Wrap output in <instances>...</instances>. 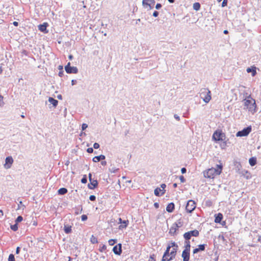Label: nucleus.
<instances>
[{
    "label": "nucleus",
    "mask_w": 261,
    "mask_h": 261,
    "mask_svg": "<svg viewBox=\"0 0 261 261\" xmlns=\"http://www.w3.org/2000/svg\"><path fill=\"white\" fill-rule=\"evenodd\" d=\"M107 246L105 245H103L101 247L99 248V251L100 252H103L106 250Z\"/></svg>",
    "instance_id": "39"
},
{
    "label": "nucleus",
    "mask_w": 261,
    "mask_h": 261,
    "mask_svg": "<svg viewBox=\"0 0 261 261\" xmlns=\"http://www.w3.org/2000/svg\"><path fill=\"white\" fill-rule=\"evenodd\" d=\"M49 102L52 104L54 107H56L58 103V101L57 100L52 98L49 97L48 99Z\"/></svg>",
    "instance_id": "22"
},
{
    "label": "nucleus",
    "mask_w": 261,
    "mask_h": 261,
    "mask_svg": "<svg viewBox=\"0 0 261 261\" xmlns=\"http://www.w3.org/2000/svg\"><path fill=\"white\" fill-rule=\"evenodd\" d=\"M11 228L12 230H13V231H16L18 229V226H17V224H15L14 225H11Z\"/></svg>",
    "instance_id": "37"
},
{
    "label": "nucleus",
    "mask_w": 261,
    "mask_h": 261,
    "mask_svg": "<svg viewBox=\"0 0 261 261\" xmlns=\"http://www.w3.org/2000/svg\"><path fill=\"white\" fill-rule=\"evenodd\" d=\"M154 206L155 208H158L159 207V204L158 203H154Z\"/></svg>",
    "instance_id": "58"
},
{
    "label": "nucleus",
    "mask_w": 261,
    "mask_h": 261,
    "mask_svg": "<svg viewBox=\"0 0 261 261\" xmlns=\"http://www.w3.org/2000/svg\"><path fill=\"white\" fill-rule=\"evenodd\" d=\"M3 212L2 210H0V217H2L3 216Z\"/></svg>",
    "instance_id": "59"
},
{
    "label": "nucleus",
    "mask_w": 261,
    "mask_h": 261,
    "mask_svg": "<svg viewBox=\"0 0 261 261\" xmlns=\"http://www.w3.org/2000/svg\"><path fill=\"white\" fill-rule=\"evenodd\" d=\"M165 187H166V185L165 184H162L161 185V188H162L161 189L163 191L162 193H161V195H163V194H164L165 193L164 189L165 188Z\"/></svg>",
    "instance_id": "40"
},
{
    "label": "nucleus",
    "mask_w": 261,
    "mask_h": 261,
    "mask_svg": "<svg viewBox=\"0 0 261 261\" xmlns=\"http://www.w3.org/2000/svg\"><path fill=\"white\" fill-rule=\"evenodd\" d=\"M87 127H88V125L87 124L83 123L82 124V130H85Z\"/></svg>",
    "instance_id": "51"
},
{
    "label": "nucleus",
    "mask_w": 261,
    "mask_h": 261,
    "mask_svg": "<svg viewBox=\"0 0 261 261\" xmlns=\"http://www.w3.org/2000/svg\"><path fill=\"white\" fill-rule=\"evenodd\" d=\"M149 261H155V260L154 259L153 257L150 256V258L149 259Z\"/></svg>",
    "instance_id": "60"
},
{
    "label": "nucleus",
    "mask_w": 261,
    "mask_h": 261,
    "mask_svg": "<svg viewBox=\"0 0 261 261\" xmlns=\"http://www.w3.org/2000/svg\"><path fill=\"white\" fill-rule=\"evenodd\" d=\"M168 2L170 3H173L174 2L175 0H168Z\"/></svg>",
    "instance_id": "64"
},
{
    "label": "nucleus",
    "mask_w": 261,
    "mask_h": 261,
    "mask_svg": "<svg viewBox=\"0 0 261 261\" xmlns=\"http://www.w3.org/2000/svg\"><path fill=\"white\" fill-rule=\"evenodd\" d=\"M13 24L15 25V26H17L18 25V22H16V21H14Z\"/></svg>",
    "instance_id": "62"
},
{
    "label": "nucleus",
    "mask_w": 261,
    "mask_h": 261,
    "mask_svg": "<svg viewBox=\"0 0 261 261\" xmlns=\"http://www.w3.org/2000/svg\"><path fill=\"white\" fill-rule=\"evenodd\" d=\"M196 208V203L192 200L188 201L186 209L188 213L192 212Z\"/></svg>",
    "instance_id": "5"
},
{
    "label": "nucleus",
    "mask_w": 261,
    "mask_h": 261,
    "mask_svg": "<svg viewBox=\"0 0 261 261\" xmlns=\"http://www.w3.org/2000/svg\"><path fill=\"white\" fill-rule=\"evenodd\" d=\"M90 241L92 244H96L98 242L97 238L93 235L91 236L90 238Z\"/></svg>",
    "instance_id": "32"
},
{
    "label": "nucleus",
    "mask_w": 261,
    "mask_h": 261,
    "mask_svg": "<svg viewBox=\"0 0 261 261\" xmlns=\"http://www.w3.org/2000/svg\"><path fill=\"white\" fill-rule=\"evenodd\" d=\"M170 246H168L166 250L163 255L162 261H170L171 260V257L170 258H167V255H168V253L170 252Z\"/></svg>",
    "instance_id": "13"
},
{
    "label": "nucleus",
    "mask_w": 261,
    "mask_h": 261,
    "mask_svg": "<svg viewBox=\"0 0 261 261\" xmlns=\"http://www.w3.org/2000/svg\"><path fill=\"white\" fill-rule=\"evenodd\" d=\"M162 7V5L160 3L156 4L155 6V8L158 10L160 9Z\"/></svg>",
    "instance_id": "49"
},
{
    "label": "nucleus",
    "mask_w": 261,
    "mask_h": 261,
    "mask_svg": "<svg viewBox=\"0 0 261 261\" xmlns=\"http://www.w3.org/2000/svg\"><path fill=\"white\" fill-rule=\"evenodd\" d=\"M155 4L154 0H143L142 5L143 7L148 9H151L153 8Z\"/></svg>",
    "instance_id": "6"
},
{
    "label": "nucleus",
    "mask_w": 261,
    "mask_h": 261,
    "mask_svg": "<svg viewBox=\"0 0 261 261\" xmlns=\"http://www.w3.org/2000/svg\"><path fill=\"white\" fill-rule=\"evenodd\" d=\"M209 20L204 18L203 20H199L197 19L196 21H192V23L197 22L198 23V25L199 27H206L208 24V22Z\"/></svg>",
    "instance_id": "12"
},
{
    "label": "nucleus",
    "mask_w": 261,
    "mask_h": 261,
    "mask_svg": "<svg viewBox=\"0 0 261 261\" xmlns=\"http://www.w3.org/2000/svg\"><path fill=\"white\" fill-rule=\"evenodd\" d=\"M87 181V176L86 175H85L81 179V182L83 183V184H86Z\"/></svg>",
    "instance_id": "38"
},
{
    "label": "nucleus",
    "mask_w": 261,
    "mask_h": 261,
    "mask_svg": "<svg viewBox=\"0 0 261 261\" xmlns=\"http://www.w3.org/2000/svg\"><path fill=\"white\" fill-rule=\"evenodd\" d=\"M64 230L66 233H69L71 232V226L70 225H64Z\"/></svg>",
    "instance_id": "23"
},
{
    "label": "nucleus",
    "mask_w": 261,
    "mask_h": 261,
    "mask_svg": "<svg viewBox=\"0 0 261 261\" xmlns=\"http://www.w3.org/2000/svg\"><path fill=\"white\" fill-rule=\"evenodd\" d=\"M193 9L196 10V11H198L200 9V4L199 3H194L193 4Z\"/></svg>",
    "instance_id": "28"
},
{
    "label": "nucleus",
    "mask_w": 261,
    "mask_h": 261,
    "mask_svg": "<svg viewBox=\"0 0 261 261\" xmlns=\"http://www.w3.org/2000/svg\"><path fill=\"white\" fill-rule=\"evenodd\" d=\"M120 179H119L118 180V186L117 185H115V189H120L121 188V186H120Z\"/></svg>",
    "instance_id": "41"
},
{
    "label": "nucleus",
    "mask_w": 261,
    "mask_h": 261,
    "mask_svg": "<svg viewBox=\"0 0 261 261\" xmlns=\"http://www.w3.org/2000/svg\"><path fill=\"white\" fill-rule=\"evenodd\" d=\"M89 178L90 182L88 185V188L90 189H94L97 186V181L96 180L92 179V174L91 173L89 174Z\"/></svg>",
    "instance_id": "9"
},
{
    "label": "nucleus",
    "mask_w": 261,
    "mask_h": 261,
    "mask_svg": "<svg viewBox=\"0 0 261 261\" xmlns=\"http://www.w3.org/2000/svg\"><path fill=\"white\" fill-rule=\"evenodd\" d=\"M182 257L183 261H189L190 256V252L184 250L182 253Z\"/></svg>",
    "instance_id": "15"
},
{
    "label": "nucleus",
    "mask_w": 261,
    "mask_h": 261,
    "mask_svg": "<svg viewBox=\"0 0 261 261\" xmlns=\"http://www.w3.org/2000/svg\"><path fill=\"white\" fill-rule=\"evenodd\" d=\"M4 104L3 102V96L0 95V105H2Z\"/></svg>",
    "instance_id": "53"
},
{
    "label": "nucleus",
    "mask_w": 261,
    "mask_h": 261,
    "mask_svg": "<svg viewBox=\"0 0 261 261\" xmlns=\"http://www.w3.org/2000/svg\"><path fill=\"white\" fill-rule=\"evenodd\" d=\"M140 21H141L140 19H138L137 20H133L132 23L134 25V24H135V23L138 24V22H139Z\"/></svg>",
    "instance_id": "42"
},
{
    "label": "nucleus",
    "mask_w": 261,
    "mask_h": 261,
    "mask_svg": "<svg viewBox=\"0 0 261 261\" xmlns=\"http://www.w3.org/2000/svg\"><path fill=\"white\" fill-rule=\"evenodd\" d=\"M68 58L70 60H72L73 59V56L72 55H70L69 56H68Z\"/></svg>",
    "instance_id": "63"
},
{
    "label": "nucleus",
    "mask_w": 261,
    "mask_h": 261,
    "mask_svg": "<svg viewBox=\"0 0 261 261\" xmlns=\"http://www.w3.org/2000/svg\"><path fill=\"white\" fill-rule=\"evenodd\" d=\"M172 250L170 251V256L171 258V260L173 259V258L175 257L176 253V251L178 248H171Z\"/></svg>",
    "instance_id": "21"
},
{
    "label": "nucleus",
    "mask_w": 261,
    "mask_h": 261,
    "mask_svg": "<svg viewBox=\"0 0 261 261\" xmlns=\"http://www.w3.org/2000/svg\"><path fill=\"white\" fill-rule=\"evenodd\" d=\"M174 209V204L172 202L168 204L166 207V211L169 213H171Z\"/></svg>",
    "instance_id": "18"
},
{
    "label": "nucleus",
    "mask_w": 261,
    "mask_h": 261,
    "mask_svg": "<svg viewBox=\"0 0 261 261\" xmlns=\"http://www.w3.org/2000/svg\"><path fill=\"white\" fill-rule=\"evenodd\" d=\"M184 237L186 240V241H188L191 239V236L190 232L188 231L184 233Z\"/></svg>",
    "instance_id": "30"
},
{
    "label": "nucleus",
    "mask_w": 261,
    "mask_h": 261,
    "mask_svg": "<svg viewBox=\"0 0 261 261\" xmlns=\"http://www.w3.org/2000/svg\"><path fill=\"white\" fill-rule=\"evenodd\" d=\"M243 101L244 109L248 110V111L250 112L252 114H254L256 111L255 101L250 95L247 96Z\"/></svg>",
    "instance_id": "1"
},
{
    "label": "nucleus",
    "mask_w": 261,
    "mask_h": 261,
    "mask_svg": "<svg viewBox=\"0 0 261 261\" xmlns=\"http://www.w3.org/2000/svg\"><path fill=\"white\" fill-rule=\"evenodd\" d=\"M13 163V159L12 156H9L6 158L5 164L4 165L5 168L6 169H9L11 168Z\"/></svg>",
    "instance_id": "11"
},
{
    "label": "nucleus",
    "mask_w": 261,
    "mask_h": 261,
    "mask_svg": "<svg viewBox=\"0 0 261 261\" xmlns=\"http://www.w3.org/2000/svg\"><path fill=\"white\" fill-rule=\"evenodd\" d=\"M65 70L68 73H76L78 72V69L76 67L70 66V63L69 62L65 67Z\"/></svg>",
    "instance_id": "7"
},
{
    "label": "nucleus",
    "mask_w": 261,
    "mask_h": 261,
    "mask_svg": "<svg viewBox=\"0 0 261 261\" xmlns=\"http://www.w3.org/2000/svg\"><path fill=\"white\" fill-rule=\"evenodd\" d=\"M227 1L228 0H223L222 3V7H224L226 6L227 4Z\"/></svg>",
    "instance_id": "44"
},
{
    "label": "nucleus",
    "mask_w": 261,
    "mask_h": 261,
    "mask_svg": "<svg viewBox=\"0 0 261 261\" xmlns=\"http://www.w3.org/2000/svg\"><path fill=\"white\" fill-rule=\"evenodd\" d=\"M174 117L175 118V119H176V120H178V121L180 120V117H179V116H178V115H176V114H175V115H174Z\"/></svg>",
    "instance_id": "56"
},
{
    "label": "nucleus",
    "mask_w": 261,
    "mask_h": 261,
    "mask_svg": "<svg viewBox=\"0 0 261 261\" xmlns=\"http://www.w3.org/2000/svg\"><path fill=\"white\" fill-rule=\"evenodd\" d=\"M118 224H120L118 226V229L120 230H122L124 228H125L128 224V221L126 220H122L121 218H118Z\"/></svg>",
    "instance_id": "10"
},
{
    "label": "nucleus",
    "mask_w": 261,
    "mask_h": 261,
    "mask_svg": "<svg viewBox=\"0 0 261 261\" xmlns=\"http://www.w3.org/2000/svg\"><path fill=\"white\" fill-rule=\"evenodd\" d=\"M218 169L212 168L207 171L203 172V175L206 178H213L216 175H219L221 173L222 166L217 165Z\"/></svg>",
    "instance_id": "2"
},
{
    "label": "nucleus",
    "mask_w": 261,
    "mask_h": 261,
    "mask_svg": "<svg viewBox=\"0 0 261 261\" xmlns=\"http://www.w3.org/2000/svg\"><path fill=\"white\" fill-rule=\"evenodd\" d=\"M225 135L221 130H216L213 135V139L215 141H223Z\"/></svg>",
    "instance_id": "4"
},
{
    "label": "nucleus",
    "mask_w": 261,
    "mask_h": 261,
    "mask_svg": "<svg viewBox=\"0 0 261 261\" xmlns=\"http://www.w3.org/2000/svg\"><path fill=\"white\" fill-rule=\"evenodd\" d=\"M87 151L88 153H92L93 151V149L92 148H91V147L88 148L87 149Z\"/></svg>",
    "instance_id": "52"
},
{
    "label": "nucleus",
    "mask_w": 261,
    "mask_h": 261,
    "mask_svg": "<svg viewBox=\"0 0 261 261\" xmlns=\"http://www.w3.org/2000/svg\"><path fill=\"white\" fill-rule=\"evenodd\" d=\"M48 25V24L47 22H44L43 24L38 25V29L41 32L47 33L48 31L46 30V28Z\"/></svg>",
    "instance_id": "14"
},
{
    "label": "nucleus",
    "mask_w": 261,
    "mask_h": 261,
    "mask_svg": "<svg viewBox=\"0 0 261 261\" xmlns=\"http://www.w3.org/2000/svg\"><path fill=\"white\" fill-rule=\"evenodd\" d=\"M249 163L251 166H254L256 164V159L255 158H251L249 160Z\"/></svg>",
    "instance_id": "25"
},
{
    "label": "nucleus",
    "mask_w": 261,
    "mask_h": 261,
    "mask_svg": "<svg viewBox=\"0 0 261 261\" xmlns=\"http://www.w3.org/2000/svg\"><path fill=\"white\" fill-rule=\"evenodd\" d=\"M109 244L110 245L112 246L114 245V239H111L109 241Z\"/></svg>",
    "instance_id": "45"
},
{
    "label": "nucleus",
    "mask_w": 261,
    "mask_h": 261,
    "mask_svg": "<svg viewBox=\"0 0 261 261\" xmlns=\"http://www.w3.org/2000/svg\"><path fill=\"white\" fill-rule=\"evenodd\" d=\"M191 236H194V237H197L198 236L199 233V231L197 230H192V231H189Z\"/></svg>",
    "instance_id": "27"
},
{
    "label": "nucleus",
    "mask_w": 261,
    "mask_h": 261,
    "mask_svg": "<svg viewBox=\"0 0 261 261\" xmlns=\"http://www.w3.org/2000/svg\"><path fill=\"white\" fill-rule=\"evenodd\" d=\"M187 169L185 168H182L181 169V172L182 174H184L186 172Z\"/></svg>",
    "instance_id": "55"
},
{
    "label": "nucleus",
    "mask_w": 261,
    "mask_h": 261,
    "mask_svg": "<svg viewBox=\"0 0 261 261\" xmlns=\"http://www.w3.org/2000/svg\"><path fill=\"white\" fill-rule=\"evenodd\" d=\"M96 199V197L94 195H91L89 197V199L91 201H94Z\"/></svg>",
    "instance_id": "50"
},
{
    "label": "nucleus",
    "mask_w": 261,
    "mask_h": 261,
    "mask_svg": "<svg viewBox=\"0 0 261 261\" xmlns=\"http://www.w3.org/2000/svg\"><path fill=\"white\" fill-rule=\"evenodd\" d=\"M159 15V12L156 11H154L153 13L152 16H158Z\"/></svg>",
    "instance_id": "54"
},
{
    "label": "nucleus",
    "mask_w": 261,
    "mask_h": 261,
    "mask_svg": "<svg viewBox=\"0 0 261 261\" xmlns=\"http://www.w3.org/2000/svg\"><path fill=\"white\" fill-rule=\"evenodd\" d=\"M251 130V127H247V128L243 129L242 130L239 131L237 133L236 136L237 137L247 136L250 133Z\"/></svg>",
    "instance_id": "8"
},
{
    "label": "nucleus",
    "mask_w": 261,
    "mask_h": 261,
    "mask_svg": "<svg viewBox=\"0 0 261 261\" xmlns=\"http://www.w3.org/2000/svg\"><path fill=\"white\" fill-rule=\"evenodd\" d=\"M22 220H23L22 217L21 216H19L16 218V219L15 220V222L16 224H17L18 223L21 222L22 221Z\"/></svg>",
    "instance_id": "36"
},
{
    "label": "nucleus",
    "mask_w": 261,
    "mask_h": 261,
    "mask_svg": "<svg viewBox=\"0 0 261 261\" xmlns=\"http://www.w3.org/2000/svg\"><path fill=\"white\" fill-rule=\"evenodd\" d=\"M20 251V248L19 247H17L16 250V253L18 254L19 253Z\"/></svg>",
    "instance_id": "57"
},
{
    "label": "nucleus",
    "mask_w": 261,
    "mask_h": 261,
    "mask_svg": "<svg viewBox=\"0 0 261 261\" xmlns=\"http://www.w3.org/2000/svg\"><path fill=\"white\" fill-rule=\"evenodd\" d=\"M93 147L95 148V149H98L99 147V145L98 143H95L94 144H93Z\"/></svg>",
    "instance_id": "48"
},
{
    "label": "nucleus",
    "mask_w": 261,
    "mask_h": 261,
    "mask_svg": "<svg viewBox=\"0 0 261 261\" xmlns=\"http://www.w3.org/2000/svg\"><path fill=\"white\" fill-rule=\"evenodd\" d=\"M205 244L199 245L198 248H195L193 250V253L194 254L197 253L200 251H204L205 250Z\"/></svg>",
    "instance_id": "16"
},
{
    "label": "nucleus",
    "mask_w": 261,
    "mask_h": 261,
    "mask_svg": "<svg viewBox=\"0 0 261 261\" xmlns=\"http://www.w3.org/2000/svg\"><path fill=\"white\" fill-rule=\"evenodd\" d=\"M177 229L178 228L173 224L170 229L169 232L172 234H174Z\"/></svg>",
    "instance_id": "29"
},
{
    "label": "nucleus",
    "mask_w": 261,
    "mask_h": 261,
    "mask_svg": "<svg viewBox=\"0 0 261 261\" xmlns=\"http://www.w3.org/2000/svg\"><path fill=\"white\" fill-rule=\"evenodd\" d=\"M58 192L60 195H64L67 192V190L65 188H62L58 190Z\"/></svg>",
    "instance_id": "26"
},
{
    "label": "nucleus",
    "mask_w": 261,
    "mask_h": 261,
    "mask_svg": "<svg viewBox=\"0 0 261 261\" xmlns=\"http://www.w3.org/2000/svg\"><path fill=\"white\" fill-rule=\"evenodd\" d=\"M186 245L185 246V249L184 250L190 252V243L189 241H186Z\"/></svg>",
    "instance_id": "33"
},
{
    "label": "nucleus",
    "mask_w": 261,
    "mask_h": 261,
    "mask_svg": "<svg viewBox=\"0 0 261 261\" xmlns=\"http://www.w3.org/2000/svg\"><path fill=\"white\" fill-rule=\"evenodd\" d=\"M33 225L34 226H37V222L36 221H34Z\"/></svg>",
    "instance_id": "61"
},
{
    "label": "nucleus",
    "mask_w": 261,
    "mask_h": 261,
    "mask_svg": "<svg viewBox=\"0 0 261 261\" xmlns=\"http://www.w3.org/2000/svg\"><path fill=\"white\" fill-rule=\"evenodd\" d=\"M8 261H15L14 255L13 254H10L8 257Z\"/></svg>",
    "instance_id": "34"
},
{
    "label": "nucleus",
    "mask_w": 261,
    "mask_h": 261,
    "mask_svg": "<svg viewBox=\"0 0 261 261\" xmlns=\"http://www.w3.org/2000/svg\"><path fill=\"white\" fill-rule=\"evenodd\" d=\"M169 246H170V248H178L177 245L175 242H171L169 245Z\"/></svg>",
    "instance_id": "35"
},
{
    "label": "nucleus",
    "mask_w": 261,
    "mask_h": 261,
    "mask_svg": "<svg viewBox=\"0 0 261 261\" xmlns=\"http://www.w3.org/2000/svg\"><path fill=\"white\" fill-rule=\"evenodd\" d=\"M174 225L175 226V227H176L177 228H178V227H181V225H182V224H181V222H177V223H176L174 224Z\"/></svg>",
    "instance_id": "43"
},
{
    "label": "nucleus",
    "mask_w": 261,
    "mask_h": 261,
    "mask_svg": "<svg viewBox=\"0 0 261 261\" xmlns=\"http://www.w3.org/2000/svg\"><path fill=\"white\" fill-rule=\"evenodd\" d=\"M82 220V221H85L87 219V216L86 215H83L81 216Z\"/></svg>",
    "instance_id": "47"
},
{
    "label": "nucleus",
    "mask_w": 261,
    "mask_h": 261,
    "mask_svg": "<svg viewBox=\"0 0 261 261\" xmlns=\"http://www.w3.org/2000/svg\"><path fill=\"white\" fill-rule=\"evenodd\" d=\"M105 159V156L103 155H100L99 156H96L93 158V161L94 162H98L101 160H104Z\"/></svg>",
    "instance_id": "19"
},
{
    "label": "nucleus",
    "mask_w": 261,
    "mask_h": 261,
    "mask_svg": "<svg viewBox=\"0 0 261 261\" xmlns=\"http://www.w3.org/2000/svg\"><path fill=\"white\" fill-rule=\"evenodd\" d=\"M223 218V215L221 213L218 214L215 216V222L216 223H220Z\"/></svg>",
    "instance_id": "20"
},
{
    "label": "nucleus",
    "mask_w": 261,
    "mask_h": 261,
    "mask_svg": "<svg viewBox=\"0 0 261 261\" xmlns=\"http://www.w3.org/2000/svg\"><path fill=\"white\" fill-rule=\"evenodd\" d=\"M179 179H180L181 182H185L186 181L185 178L182 175L179 176Z\"/></svg>",
    "instance_id": "46"
},
{
    "label": "nucleus",
    "mask_w": 261,
    "mask_h": 261,
    "mask_svg": "<svg viewBox=\"0 0 261 261\" xmlns=\"http://www.w3.org/2000/svg\"><path fill=\"white\" fill-rule=\"evenodd\" d=\"M200 96L205 102L208 103L211 99V91L205 88L202 89L200 93Z\"/></svg>",
    "instance_id": "3"
},
{
    "label": "nucleus",
    "mask_w": 261,
    "mask_h": 261,
    "mask_svg": "<svg viewBox=\"0 0 261 261\" xmlns=\"http://www.w3.org/2000/svg\"><path fill=\"white\" fill-rule=\"evenodd\" d=\"M247 71L248 73L251 72L252 73V75L253 76H254L256 74V73L255 67L254 68H248L247 69Z\"/></svg>",
    "instance_id": "24"
},
{
    "label": "nucleus",
    "mask_w": 261,
    "mask_h": 261,
    "mask_svg": "<svg viewBox=\"0 0 261 261\" xmlns=\"http://www.w3.org/2000/svg\"><path fill=\"white\" fill-rule=\"evenodd\" d=\"M122 252V245L119 243L115 245V254L120 255Z\"/></svg>",
    "instance_id": "17"
},
{
    "label": "nucleus",
    "mask_w": 261,
    "mask_h": 261,
    "mask_svg": "<svg viewBox=\"0 0 261 261\" xmlns=\"http://www.w3.org/2000/svg\"><path fill=\"white\" fill-rule=\"evenodd\" d=\"M162 192L163 191L161 188H157L154 190V193L156 196H160V192L162 193Z\"/></svg>",
    "instance_id": "31"
}]
</instances>
